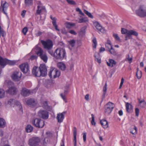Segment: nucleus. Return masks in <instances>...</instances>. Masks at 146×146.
<instances>
[{
  "label": "nucleus",
  "mask_w": 146,
  "mask_h": 146,
  "mask_svg": "<svg viewBox=\"0 0 146 146\" xmlns=\"http://www.w3.org/2000/svg\"><path fill=\"white\" fill-rule=\"evenodd\" d=\"M105 45L106 48L108 50L112 47L111 44V41L109 40H107V43Z\"/></svg>",
  "instance_id": "nucleus-31"
},
{
  "label": "nucleus",
  "mask_w": 146,
  "mask_h": 146,
  "mask_svg": "<svg viewBox=\"0 0 146 146\" xmlns=\"http://www.w3.org/2000/svg\"><path fill=\"white\" fill-rule=\"evenodd\" d=\"M46 134L47 135L48 138L49 137H51L52 136V133L50 132H47L46 133Z\"/></svg>",
  "instance_id": "nucleus-63"
},
{
  "label": "nucleus",
  "mask_w": 146,
  "mask_h": 146,
  "mask_svg": "<svg viewBox=\"0 0 146 146\" xmlns=\"http://www.w3.org/2000/svg\"><path fill=\"white\" fill-rule=\"evenodd\" d=\"M60 96L63 99L64 101L65 102H67V101L65 95H63V93H61L60 94Z\"/></svg>",
  "instance_id": "nucleus-50"
},
{
  "label": "nucleus",
  "mask_w": 146,
  "mask_h": 146,
  "mask_svg": "<svg viewBox=\"0 0 146 146\" xmlns=\"http://www.w3.org/2000/svg\"><path fill=\"white\" fill-rule=\"evenodd\" d=\"M76 134L77 129L75 127H74L73 129V141L74 143V146H76Z\"/></svg>",
  "instance_id": "nucleus-23"
},
{
  "label": "nucleus",
  "mask_w": 146,
  "mask_h": 146,
  "mask_svg": "<svg viewBox=\"0 0 146 146\" xmlns=\"http://www.w3.org/2000/svg\"><path fill=\"white\" fill-rule=\"evenodd\" d=\"M137 128L135 126L133 128L131 131H130V133L133 134H136L137 133Z\"/></svg>",
  "instance_id": "nucleus-44"
},
{
  "label": "nucleus",
  "mask_w": 146,
  "mask_h": 146,
  "mask_svg": "<svg viewBox=\"0 0 146 146\" xmlns=\"http://www.w3.org/2000/svg\"><path fill=\"white\" fill-rule=\"evenodd\" d=\"M133 58L132 57H130L129 55L128 54L127 55L126 58H125V60L128 61L129 63H131L132 62Z\"/></svg>",
  "instance_id": "nucleus-38"
},
{
  "label": "nucleus",
  "mask_w": 146,
  "mask_h": 146,
  "mask_svg": "<svg viewBox=\"0 0 146 146\" xmlns=\"http://www.w3.org/2000/svg\"><path fill=\"white\" fill-rule=\"evenodd\" d=\"M39 69L41 76L44 77L47 75V68L44 64H41Z\"/></svg>",
  "instance_id": "nucleus-12"
},
{
  "label": "nucleus",
  "mask_w": 146,
  "mask_h": 146,
  "mask_svg": "<svg viewBox=\"0 0 146 146\" xmlns=\"http://www.w3.org/2000/svg\"><path fill=\"white\" fill-rule=\"evenodd\" d=\"M66 27L68 28H70L71 27L75 25L74 23H72L69 22H67L65 24Z\"/></svg>",
  "instance_id": "nucleus-34"
},
{
  "label": "nucleus",
  "mask_w": 146,
  "mask_h": 146,
  "mask_svg": "<svg viewBox=\"0 0 146 146\" xmlns=\"http://www.w3.org/2000/svg\"><path fill=\"white\" fill-rule=\"evenodd\" d=\"M114 107V104L111 102H109L104 106V113L106 115H109L111 112Z\"/></svg>",
  "instance_id": "nucleus-5"
},
{
  "label": "nucleus",
  "mask_w": 146,
  "mask_h": 146,
  "mask_svg": "<svg viewBox=\"0 0 146 146\" xmlns=\"http://www.w3.org/2000/svg\"><path fill=\"white\" fill-rule=\"evenodd\" d=\"M135 113L136 114V115L137 116H138L139 113V110L137 108H135Z\"/></svg>",
  "instance_id": "nucleus-54"
},
{
  "label": "nucleus",
  "mask_w": 146,
  "mask_h": 146,
  "mask_svg": "<svg viewBox=\"0 0 146 146\" xmlns=\"http://www.w3.org/2000/svg\"><path fill=\"white\" fill-rule=\"evenodd\" d=\"M92 120L91 121V123L94 126H95L96 123L95 121V117L94 114H92Z\"/></svg>",
  "instance_id": "nucleus-37"
},
{
  "label": "nucleus",
  "mask_w": 146,
  "mask_h": 146,
  "mask_svg": "<svg viewBox=\"0 0 146 146\" xmlns=\"http://www.w3.org/2000/svg\"><path fill=\"white\" fill-rule=\"evenodd\" d=\"M14 100L12 99H10L8 101V103L9 104H11L13 103Z\"/></svg>",
  "instance_id": "nucleus-57"
},
{
  "label": "nucleus",
  "mask_w": 146,
  "mask_h": 146,
  "mask_svg": "<svg viewBox=\"0 0 146 146\" xmlns=\"http://www.w3.org/2000/svg\"><path fill=\"white\" fill-rule=\"evenodd\" d=\"M32 73L35 77H39L41 76L38 67L34 66L33 69Z\"/></svg>",
  "instance_id": "nucleus-16"
},
{
  "label": "nucleus",
  "mask_w": 146,
  "mask_h": 146,
  "mask_svg": "<svg viewBox=\"0 0 146 146\" xmlns=\"http://www.w3.org/2000/svg\"><path fill=\"white\" fill-rule=\"evenodd\" d=\"M16 62L15 61L10 60L6 58H3L0 56V65L2 66V68H4L7 64L13 65Z\"/></svg>",
  "instance_id": "nucleus-6"
},
{
  "label": "nucleus",
  "mask_w": 146,
  "mask_h": 146,
  "mask_svg": "<svg viewBox=\"0 0 146 146\" xmlns=\"http://www.w3.org/2000/svg\"><path fill=\"white\" fill-rule=\"evenodd\" d=\"M94 57L96 58V60L99 63H100L101 62V58L100 54L99 53L96 52L94 55Z\"/></svg>",
  "instance_id": "nucleus-28"
},
{
  "label": "nucleus",
  "mask_w": 146,
  "mask_h": 146,
  "mask_svg": "<svg viewBox=\"0 0 146 146\" xmlns=\"http://www.w3.org/2000/svg\"><path fill=\"white\" fill-rule=\"evenodd\" d=\"M21 73L19 71H15L14 72L12 75L13 79L16 81H18L21 79Z\"/></svg>",
  "instance_id": "nucleus-13"
},
{
  "label": "nucleus",
  "mask_w": 146,
  "mask_h": 146,
  "mask_svg": "<svg viewBox=\"0 0 146 146\" xmlns=\"http://www.w3.org/2000/svg\"><path fill=\"white\" fill-rule=\"evenodd\" d=\"M94 26L99 32L104 33L105 30L104 29L101 25L98 22L95 21L94 23Z\"/></svg>",
  "instance_id": "nucleus-17"
},
{
  "label": "nucleus",
  "mask_w": 146,
  "mask_h": 146,
  "mask_svg": "<svg viewBox=\"0 0 146 146\" xmlns=\"http://www.w3.org/2000/svg\"><path fill=\"white\" fill-rule=\"evenodd\" d=\"M8 6L9 4L6 2H5L3 4L2 3H1L0 9H2V11L6 15L7 14V13L5 11L7 10Z\"/></svg>",
  "instance_id": "nucleus-19"
},
{
  "label": "nucleus",
  "mask_w": 146,
  "mask_h": 146,
  "mask_svg": "<svg viewBox=\"0 0 146 146\" xmlns=\"http://www.w3.org/2000/svg\"><path fill=\"white\" fill-rule=\"evenodd\" d=\"M33 130V127L30 125H27L26 127V131L28 133L31 132Z\"/></svg>",
  "instance_id": "nucleus-32"
},
{
  "label": "nucleus",
  "mask_w": 146,
  "mask_h": 146,
  "mask_svg": "<svg viewBox=\"0 0 146 146\" xmlns=\"http://www.w3.org/2000/svg\"><path fill=\"white\" fill-rule=\"evenodd\" d=\"M5 96V92L2 89H0V98H3Z\"/></svg>",
  "instance_id": "nucleus-36"
},
{
  "label": "nucleus",
  "mask_w": 146,
  "mask_h": 146,
  "mask_svg": "<svg viewBox=\"0 0 146 146\" xmlns=\"http://www.w3.org/2000/svg\"><path fill=\"white\" fill-rule=\"evenodd\" d=\"M21 71L24 73H26L29 71V66L27 63H23L19 66Z\"/></svg>",
  "instance_id": "nucleus-15"
},
{
  "label": "nucleus",
  "mask_w": 146,
  "mask_h": 146,
  "mask_svg": "<svg viewBox=\"0 0 146 146\" xmlns=\"http://www.w3.org/2000/svg\"><path fill=\"white\" fill-rule=\"evenodd\" d=\"M58 67L62 70H64L66 68L65 64L63 63L60 62L57 64Z\"/></svg>",
  "instance_id": "nucleus-27"
},
{
  "label": "nucleus",
  "mask_w": 146,
  "mask_h": 146,
  "mask_svg": "<svg viewBox=\"0 0 146 146\" xmlns=\"http://www.w3.org/2000/svg\"><path fill=\"white\" fill-rule=\"evenodd\" d=\"M107 82H106L103 88V91L104 92H106L107 90Z\"/></svg>",
  "instance_id": "nucleus-53"
},
{
  "label": "nucleus",
  "mask_w": 146,
  "mask_h": 146,
  "mask_svg": "<svg viewBox=\"0 0 146 146\" xmlns=\"http://www.w3.org/2000/svg\"><path fill=\"white\" fill-rule=\"evenodd\" d=\"M36 53L44 62H47L48 57L46 52L40 47L37 48Z\"/></svg>",
  "instance_id": "nucleus-2"
},
{
  "label": "nucleus",
  "mask_w": 146,
  "mask_h": 146,
  "mask_svg": "<svg viewBox=\"0 0 146 146\" xmlns=\"http://www.w3.org/2000/svg\"><path fill=\"white\" fill-rule=\"evenodd\" d=\"M92 42L93 43V47L95 48H96L97 44V41L96 38H94L92 40Z\"/></svg>",
  "instance_id": "nucleus-45"
},
{
  "label": "nucleus",
  "mask_w": 146,
  "mask_h": 146,
  "mask_svg": "<svg viewBox=\"0 0 146 146\" xmlns=\"http://www.w3.org/2000/svg\"><path fill=\"white\" fill-rule=\"evenodd\" d=\"M100 122L104 128H107L108 127V122L106 120L102 119L100 121Z\"/></svg>",
  "instance_id": "nucleus-24"
},
{
  "label": "nucleus",
  "mask_w": 146,
  "mask_h": 146,
  "mask_svg": "<svg viewBox=\"0 0 146 146\" xmlns=\"http://www.w3.org/2000/svg\"><path fill=\"white\" fill-rule=\"evenodd\" d=\"M106 63L108 66L112 67L116 65V62L113 60L110 59L109 61L106 62Z\"/></svg>",
  "instance_id": "nucleus-22"
},
{
  "label": "nucleus",
  "mask_w": 146,
  "mask_h": 146,
  "mask_svg": "<svg viewBox=\"0 0 146 146\" xmlns=\"http://www.w3.org/2000/svg\"><path fill=\"white\" fill-rule=\"evenodd\" d=\"M41 141L40 138L38 137H33L28 141V144L30 146H38Z\"/></svg>",
  "instance_id": "nucleus-4"
},
{
  "label": "nucleus",
  "mask_w": 146,
  "mask_h": 146,
  "mask_svg": "<svg viewBox=\"0 0 146 146\" xmlns=\"http://www.w3.org/2000/svg\"><path fill=\"white\" fill-rule=\"evenodd\" d=\"M108 51L110 52V54H112L113 55H115L116 54V52L115 51L114 49L112 47L111 48H110L108 50Z\"/></svg>",
  "instance_id": "nucleus-39"
},
{
  "label": "nucleus",
  "mask_w": 146,
  "mask_h": 146,
  "mask_svg": "<svg viewBox=\"0 0 146 146\" xmlns=\"http://www.w3.org/2000/svg\"><path fill=\"white\" fill-rule=\"evenodd\" d=\"M27 104L30 107H33L35 106L36 103L33 99H30L27 101Z\"/></svg>",
  "instance_id": "nucleus-20"
},
{
  "label": "nucleus",
  "mask_w": 146,
  "mask_h": 146,
  "mask_svg": "<svg viewBox=\"0 0 146 146\" xmlns=\"http://www.w3.org/2000/svg\"><path fill=\"white\" fill-rule=\"evenodd\" d=\"M136 75L137 78L139 79H140L142 76V72L141 71L139 72H137L136 73Z\"/></svg>",
  "instance_id": "nucleus-42"
},
{
  "label": "nucleus",
  "mask_w": 146,
  "mask_h": 146,
  "mask_svg": "<svg viewBox=\"0 0 146 146\" xmlns=\"http://www.w3.org/2000/svg\"><path fill=\"white\" fill-rule=\"evenodd\" d=\"M60 146H65L64 139L63 138L61 140V142L60 143Z\"/></svg>",
  "instance_id": "nucleus-61"
},
{
  "label": "nucleus",
  "mask_w": 146,
  "mask_h": 146,
  "mask_svg": "<svg viewBox=\"0 0 146 146\" xmlns=\"http://www.w3.org/2000/svg\"><path fill=\"white\" fill-rule=\"evenodd\" d=\"M50 18L52 20V24L56 22V19L55 17H53L52 15L50 16Z\"/></svg>",
  "instance_id": "nucleus-52"
},
{
  "label": "nucleus",
  "mask_w": 146,
  "mask_h": 146,
  "mask_svg": "<svg viewBox=\"0 0 146 146\" xmlns=\"http://www.w3.org/2000/svg\"><path fill=\"white\" fill-rule=\"evenodd\" d=\"M38 115L44 119H47L48 117V113L46 111L40 110L38 112Z\"/></svg>",
  "instance_id": "nucleus-14"
},
{
  "label": "nucleus",
  "mask_w": 146,
  "mask_h": 146,
  "mask_svg": "<svg viewBox=\"0 0 146 146\" xmlns=\"http://www.w3.org/2000/svg\"><path fill=\"white\" fill-rule=\"evenodd\" d=\"M66 1L68 3L71 5H75L76 4V2L73 0H66Z\"/></svg>",
  "instance_id": "nucleus-46"
},
{
  "label": "nucleus",
  "mask_w": 146,
  "mask_h": 146,
  "mask_svg": "<svg viewBox=\"0 0 146 146\" xmlns=\"http://www.w3.org/2000/svg\"><path fill=\"white\" fill-rule=\"evenodd\" d=\"M17 102L18 104V105L19 106V108L20 110H21L22 111H23V108H22V106L21 105L20 103V102ZM17 103V102H16V103Z\"/></svg>",
  "instance_id": "nucleus-59"
},
{
  "label": "nucleus",
  "mask_w": 146,
  "mask_h": 146,
  "mask_svg": "<svg viewBox=\"0 0 146 146\" xmlns=\"http://www.w3.org/2000/svg\"><path fill=\"white\" fill-rule=\"evenodd\" d=\"M40 42L44 49L50 50L52 48L53 44L51 40L48 39L46 41L41 40Z\"/></svg>",
  "instance_id": "nucleus-9"
},
{
  "label": "nucleus",
  "mask_w": 146,
  "mask_h": 146,
  "mask_svg": "<svg viewBox=\"0 0 146 146\" xmlns=\"http://www.w3.org/2000/svg\"><path fill=\"white\" fill-rule=\"evenodd\" d=\"M75 40L74 39H72L68 41L69 43L72 47L74 46L75 44Z\"/></svg>",
  "instance_id": "nucleus-41"
},
{
  "label": "nucleus",
  "mask_w": 146,
  "mask_h": 146,
  "mask_svg": "<svg viewBox=\"0 0 146 146\" xmlns=\"http://www.w3.org/2000/svg\"><path fill=\"white\" fill-rule=\"evenodd\" d=\"M45 7L43 6H37V9L36 10V14L40 15L42 10L45 9Z\"/></svg>",
  "instance_id": "nucleus-30"
},
{
  "label": "nucleus",
  "mask_w": 146,
  "mask_h": 146,
  "mask_svg": "<svg viewBox=\"0 0 146 146\" xmlns=\"http://www.w3.org/2000/svg\"><path fill=\"white\" fill-rule=\"evenodd\" d=\"M37 57L35 55H32L31 57V60H33L37 59Z\"/></svg>",
  "instance_id": "nucleus-62"
},
{
  "label": "nucleus",
  "mask_w": 146,
  "mask_h": 146,
  "mask_svg": "<svg viewBox=\"0 0 146 146\" xmlns=\"http://www.w3.org/2000/svg\"><path fill=\"white\" fill-rule=\"evenodd\" d=\"M66 52L65 49L62 48H58L55 51L54 57L58 60H62L65 57Z\"/></svg>",
  "instance_id": "nucleus-1"
},
{
  "label": "nucleus",
  "mask_w": 146,
  "mask_h": 146,
  "mask_svg": "<svg viewBox=\"0 0 146 146\" xmlns=\"http://www.w3.org/2000/svg\"><path fill=\"white\" fill-rule=\"evenodd\" d=\"M138 101L139 103V105L141 107H145L146 106V102L144 100H141L140 99H138Z\"/></svg>",
  "instance_id": "nucleus-33"
},
{
  "label": "nucleus",
  "mask_w": 146,
  "mask_h": 146,
  "mask_svg": "<svg viewBox=\"0 0 146 146\" xmlns=\"http://www.w3.org/2000/svg\"><path fill=\"white\" fill-rule=\"evenodd\" d=\"M28 31V28L27 27H24L22 30V32L24 35H26Z\"/></svg>",
  "instance_id": "nucleus-49"
},
{
  "label": "nucleus",
  "mask_w": 146,
  "mask_h": 146,
  "mask_svg": "<svg viewBox=\"0 0 146 146\" xmlns=\"http://www.w3.org/2000/svg\"><path fill=\"white\" fill-rule=\"evenodd\" d=\"M5 35V34L4 31L3 29L1 28L0 25V38L1 37V35L3 37Z\"/></svg>",
  "instance_id": "nucleus-43"
},
{
  "label": "nucleus",
  "mask_w": 146,
  "mask_h": 146,
  "mask_svg": "<svg viewBox=\"0 0 146 146\" xmlns=\"http://www.w3.org/2000/svg\"><path fill=\"white\" fill-rule=\"evenodd\" d=\"M76 11L77 12H79V13L81 15H82L84 16V14L82 12L81 10L79 8H77L76 9Z\"/></svg>",
  "instance_id": "nucleus-47"
},
{
  "label": "nucleus",
  "mask_w": 146,
  "mask_h": 146,
  "mask_svg": "<svg viewBox=\"0 0 146 146\" xmlns=\"http://www.w3.org/2000/svg\"><path fill=\"white\" fill-rule=\"evenodd\" d=\"M54 27L55 30L58 31H60V30L58 28V26L56 24V22L52 24Z\"/></svg>",
  "instance_id": "nucleus-51"
},
{
  "label": "nucleus",
  "mask_w": 146,
  "mask_h": 146,
  "mask_svg": "<svg viewBox=\"0 0 146 146\" xmlns=\"http://www.w3.org/2000/svg\"><path fill=\"white\" fill-rule=\"evenodd\" d=\"M126 108L127 111L129 113L131 112L133 107L132 105L129 103H127L126 104Z\"/></svg>",
  "instance_id": "nucleus-26"
},
{
  "label": "nucleus",
  "mask_w": 146,
  "mask_h": 146,
  "mask_svg": "<svg viewBox=\"0 0 146 146\" xmlns=\"http://www.w3.org/2000/svg\"><path fill=\"white\" fill-rule=\"evenodd\" d=\"M7 84L9 89L6 91V92L11 95L15 94L17 92V89L14 86L13 83L11 81H9Z\"/></svg>",
  "instance_id": "nucleus-3"
},
{
  "label": "nucleus",
  "mask_w": 146,
  "mask_h": 146,
  "mask_svg": "<svg viewBox=\"0 0 146 146\" xmlns=\"http://www.w3.org/2000/svg\"><path fill=\"white\" fill-rule=\"evenodd\" d=\"M86 133H83V138L84 141L85 142L86 141Z\"/></svg>",
  "instance_id": "nucleus-56"
},
{
  "label": "nucleus",
  "mask_w": 146,
  "mask_h": 146,
  "mask_svg": "<svg viewBox=\"0 0 146 146\" xmlns=\"http://www.w3.org/2000/svg\"><path fill=\"white\" fill-rule=\"evenodd\" d=\"M84 13L86 15H87L90 18L92 19L93 18V15H92V14L90 13H89V12H88V11H87V10H84Z\"/></svg>",
  "instance_id": "nucleus-40"
},
{
  "label": "nucleus",
  "mask_w": 146,
  "mask_h": 146,
  "mask_svg": "<svg viewBox=\"0 0 146 146\" xmlns=\"http://www.w3.org/2000/svg\"><path fill=\"white\" fill-rule=\"evenodd\" d=\"M69 33L74 35H76L77 33L73 30H70L69 31Z\"/></svg>",
  "instance_id": "nucleus-55"
},
{
  "label": "nucleus",
  "mask_w": 146,
  "mask_h": 146,
  "mask_svg": "<svg viewBox=\"0 0 146 146\" xmlns=\"http://www.w3.org/2000/svg\"><path fill=\"white\" fill-rule=\"evenodd\" d=\"M48 53L52 56L54 57V54H55V52H53V51L50 50L48 51Z\"/></svg>",
  "instance_id": "nucleus-58"
},
{
  "label": "nucleus",
  "mask_w": 146,
  "mask_h": 146,
  "mask_svg": "<svg viewBox=\"0 0 146 146\" xmlns=\"http://www.w3.org/2000/svg\"><path fill=\"white\" fill-rule=\"evenodd\" d=\"M6 125V122L5 119L2 118H0V128L4 127Z\"/></svg>",
  "instance_id": "nucleus-29"
},
{
  "label": "nucleus",
  "mask_w": 146,
  "mask_h": 146,
  "mask_svg": "<svg viewBox=\"0 0 146 146\" xmlns=\"http://www.w3.org/2000/svg\"><path fill=\"white\" fill-rule=\"evenodd\" d=\"M136 14L141 17L146 16V7L144 5L140 6L139 9L136 11Z\"/></svg>",
  "instance_id": "nucleus-7"
},
{
  "label": "nucleus",
  "mask_w": 146,
  "mask_h": 146,
  "mask_svg": "<svg viewBox=\"0 0 146 146\" xmlns=\"http://www.w3.org/2000/svg\"><path fill=\"white\" fill-rule=\"evenodd\" d=\"M21 94L24 96H27L30 94V91L25 88H22L21 92Z\"/></svg>",
  "instance_id": "nucleus-18"
},
{
  "label": "nucleus",
  "mask_w": 146,
  "mask_h": 146,
  "mask_svg": "<svg viewBox=\"0 0 146 146\" xmlns=\"http://www.w3.org/2000/svg\"><path fill=\"white\" fill-rule=\"evenodd\" d=\"M63 113H65V112H64ZM64 118V115L63 114V113H60L57 114L56 119L58 123H61L62 122Z\"/></svg>",
  "instance_id": "nucleus-21"
},
{
  "label": "nucleus",
  "mask_w": 146,
  "mask_h": 146,
  "mask_svg": "<svg viewBox=\"0 0 146 146\" xmlns=\"http://www.w3.org/2000/svg\"><path fill=\"white\" fill-rule=\"evenodd\" d=\"M26 11L25 10L23 11L21 13V15L23 17H24Z\"/></svg>",
  "instance_id": "nucleus-64"
},
{
  "label": "nucleus",
  "mask_w": 146,
  "mask_h": 146,
  "mask_svg": "<svg viewBox=\"0 0 146 146\" xmlns=\"http://www.w3.org/2000/svg\"><path fill=\"white\" fill-rule=\"evenodd\" d=\"M113 36L115 38V39L117 40L118 41H120V39L119 37L118 36L117 34H113Z\"/></svg>",
  "instance_id": "nucleus-48"
},
{
  "label": "nucleus",
  "mask_w": 146,
  "mask_h": 146,
  "mask_svg": "<svg viewBox=\"0 0 146 146\" xmlns=\"http://www.w3.org/2000/svg\"><path fill=\"white\" fill-rule=\"evenodd\" d=\"M32 123L35 126L38 128H42L44 125V121L38 118L33 119Z\"/></svg>",
  "instance_id": "nucleus-8"
},
{
  "label": "nucleus",
  "mask_w": 146,
  "mask_h": 146,
  "mask_svg": "<svg viewBox=\"0 0 146 146\" xmlns=\"http://www.w3.org/2000/svg\"><path fill=\"white\" fill-rule=\"evenodd\" d=\"M121 33L122 34H125L127 36L130 37L131 35H133L137 36L138 35V33L136 32L133 30L128 31L126 29L121 28Z\"/></svg>",
  "instance_id": "nucleus-11"
},
{
  "label": "nucleus",
  "mask_w": 146,
  "mask_h": 146,
  "mask_svg": "<svg viewBox=\"0 0 146 146\" xmlns=\"http://www.w3.org/2000/svg\"><path fill=\"white\" fill-rule=\"evenodd\" d=\"M78 23H85L88 21L87 17H83L81 16H80L79 18H78Z\"/></svg>",
  "instance_id": "nucleus-25"
},
{
  "label": "nucleus",
  "mask_w": 146,
  "mask_h": 146,
  "mask_svg": "<svg viewBox=\"0 0 146 146\" xmlns=\"http://www.w3.org/2000/svg\"><path fill=\"white\" fill-rule=\"evenodd\" d=\"M49 142V139L48 137H45L42 141V144L43 145H45Z\"/></svg>",
  "instance_id": "nucleus-35"
},
{
  "label": "nucleus",
  "mask_w": 146,
  "mask_h": 146,
  "mask_svg": "<svg viewBox=\"0 0 146 146\" xmlns=\"http://www.w3.org/2000/svg\"><path fill=\"white\" fill-rule=\"evenodd\" d=\"M61 33L62 34L65 35H66L67 34V32L64 29H62Z\"/></svg>",
  "instance_id": "nucleus-60"
},
{
  "label": "nucleus",
  "mask_w": 146,
  "mask_h": 146,
  "mask_svg": "<svg viewBox=\"0 0 146 146\" xmlns=\"http://www.w3.org/2000/svg\"><path fill=\"white\" fill-rule=\"evenodd\" d=\"M60 74V72L58 70L51 68H50L48 75L50 78H52V76L53 78L58 77Z\"/></svg>",
  "instance_id": "nucleus-10"
}]
</instances>
